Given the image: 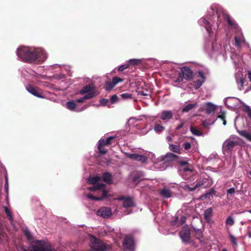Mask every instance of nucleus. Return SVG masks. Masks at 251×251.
I'll use <instances>...</instances> for the list:
<instances>
[{
  "mask_svg": "<svg viewBox=\"0 0 251 251\" xmlns=\"http://www.w3.org/2000/svg\"><path fill=\"white\" fill-rule=\"evenodd\" d=\"M17 55L23 61L28 63L44 61L47 58L46 52L41 50L33 49L26 47L19 48Z\"/></svg>",
  "mask_w": 251,
  "mask_h": 251,
  "instance_id": "f257e3e1",
  "label": "nucleus"
},
{
  "mask_svg": "<svg viewBox=\"0 0 251 251\" xmlns=\"http://www.w3.org/2000/svg\"><path fill=\"white\" fill-rule=\"evenodd\" d=\"M88 189L95 193L98 191L99 193L101 194L100 197L94 196L92 194H87V197L92 200H110L113 196L111 190L107 188L105 184H98L96 186L89 187L88 188Z\"/></svg>",
  "mask_w": 251,
  "mask_h": 251,
  "instance_id": "f03ea898",
  "label": "nucleus"
},
{
  "mask_svg": "<svg viewBox=\"0 0 251 251\" xmlns=\"http://www.w3.org/2000/svg\"><path fill=\"white\" fill-rule=\"evenodd\" d=\"M21 250L23 251H55L47 246L46 243L42 241H38L35 245L31 247V249H26L25 246H22Z\"/></svg>",
  "mask_w": 251,
  "mask_h": 251,
  "instance_id": "7ed1b4c3",
  "label": "nucleus"
},
{
  "mask_svg": "<svg viewBox=\"0 0 251 251\" xmlns=\"http://www.w3.org/2000/svg\"><path fill=\"white\" fill-rule=\"evenodd\" d=\"M91 249L90 251H106L107 246L100 240L93 238L91 244Z\"/></svg>",
  "mask_w": 251,
  "mask_h": 251,
  "instance_id": "20e7f679",
  "label": "nucleus"
},
{
  "mask_svg": "<svg viewBox=\"0 0 251 251\" xmlns=\"http://www.w3.org/2000/svg\"><path fill=\"white\" fill-rule=\"evenodd\" d=\"M177 156L171 152L167 153L165 155H163L159 157V163L160 165H163L164 166L161 168V170H164L166 167V163L169 161H173L177 158Z\"/></svg>",
  "mask_w": 251,
  "mask_h": 251,
  "instance_id": "39448f33",
  "label": "nucleus"
},
{
  "mask_svg": "<svg viewBox=\"0 0 251 251\" xmlns=\"http://www.w3.org/2000/svg\"><path fill=\"white\" fill-rule=\"evenodd\" d=\"M25 88L29 93L37 98L41 99L45 98V95L38 87H35L30 84H28L26 85Z\"/></svg>",
  "mask_w": 251,
  "mask_h": 251,
  "instance_id": "423d86ee",
  "label": "nucleus"
},
{
  "mask_svg": "<svg viewBox=\"0 0 251 251\" xmlns=\"http://www.w3.org/2000/svg\"><path fill=\"white\" fill-rule=\"evenodd\" d=\"M196 75H197V77L199 78L193 82V85L195 89H198L203 84L205 81L206 77L203 72L201 71H198Z\"/></svg>",
  "mask_w": 251,
  "mask_h": 251,
  "instance_id": "0eeeda50",
  "label": "nucleus"
},
{
  "mask_svg": "<svg viewBox=\"0 0 251 251\" xmlns=\"http://www.w3.org/2000/svg\"><path fill=\"white\" fill-rule=\"evenodd\" d=\"M125 251H133L134 250V241L129 236H126L123 242Z\"/></svg>",
  "mask_w": 251,
  "mask_h": 251,
  "instance_id": "6e6552de",
  "label": "nucleus"
},
{
  "mask_svg": "<svg viewBox=\"0 0 251 251\" xmlns=\"http://www.w3.org/2000/svg\"><path fill=\"white\" fill-rule=\"evenodd\" d=\"M97 215L103 218H108L112 215L111 209L107 207H102L97 212Z\"/></svg>",
  "mask_w": 251,
  "mask_h": 251,
  "instance_id": "1a4fd4ad",
  "label": "nucleus"
},
{
  "mask_svg": "<svg viewBox=\"0 0 251 251\" xmlns=\"http://www.w3.org/2000/svg\"><path fill=\"white\" fill-rule=\"evenodd\" d=\"M179 236L183 242L188 243L190 241V230L187 226L183 227L182 230L179 232Z\"/></svg>",
  "mask_w": 251,
  "mask_h": 251,
  "instance_id": "9d476101",
  "label": "nucleus"
},
{
  "mask_svg": "<svg viewBox=\"0 0 251 251\" xmlns=\"http://www.w3.org/2000/svg\"><path fill=\"white\" fill-rule=\"evenodd\" d=\"M126 155L127 157L132 160L138 161L141 163H145L147 160V157L145 155H140L137 153H126Z\"/></svg>",
  "mask_w": 251,
  "mask_h": 251,
  "instance_id": "9b49d317",
  "label": "nucleus"
},
{
  "mask_svg": "<svg viewBox=\"0 0 251 251\" xmlns=\"http://www.w3.org/2000/svg\"><path fill=\"white\" fill-rule=\"evenodd\" d=\"M181 75L184 79L189 81L193 78V72L192 70L187 67H184L181 69Z\"/></svg>",
  "mask_w": 251,
  "mask_h": 251,
  "instance_id": "f8f14e48",
  "label": "nucleus"
},
{
  "mask_svg": "<svg viewBox=\"0 0 251 251\" xmlns=\"http://www.w3.org/2000/svg\"><path fill=\"white\" fill-rule=\"evenodd\" d=\"M237 145V142L232 140H226L223 147V149L224 151H229L231 150Z\"/></svg>",
  "mask_w": 251,
  "mask_h": 251,
  "instance_id": "ddd939ff",
  "label": "nucleus"
},
{
  "mask_svg": "<svg viewBox=\"0 0 251 251\" xmlns=\"http://www.w3.org/2000/svg\"><path fill=\"white\" fill-rule=\"evenodd\" d=\"M119 200L123 201V206L125 208L132 207L134 205L132 200L130 198L122 197L119 199Z\"/></svg>",
  "mask_w": 251,
  "mask_h": 251,
  "instance_id": "4468645a",
  "label": "nucleus"
},
{
  "mask_svg": "<svg viewBox=\"0 0 251 251\" xmlns=\"http://www.w3.org/2000/svg\"><path fill=\"white\" fill-rule=\"evenodd\" d=\"M160 195L163 198L168 199L172 197V193L171 190L167 187H164L159 190Z\"/></svg>",
  "mask_w": 251,
  "mask_h": 251,
  "instance_id": "2eb2a0df",
  "label": "nucleus"
},
{
  "mask_svg": "<svg viewBox=\"0 0 251 251\" xmlns=\"http://www.w3.org/2000/svg\"><path fill=\"white\" fill-rule=\"evenodd\" d=\"M94 88L92 87L91 86L88 85H86L82 88V89L80 90V93L81 94H90V93H93L94 95V97L95 96V92L94 91Z\"/></svg>",
  "mask_w": 251,
  "mask_h": 251,
  "instance_id": "dca6fc26",
  "label": "nucleus"
},
{
  "mask_svg": "<svg viewBox=\"0 0 251 251\" xmlns=\"http://www.w3.org/2000/svg\"><path fill=\"white\" fill-rule=\"evenodd\" d=\"M173 114L170 111H163L160 116L161 119L165 121H168L172 118Z\"/></svg>",
  "mask_w": 251,
  "mask_h": 251,
  "instance_id": "f3484780",
  "label": "nucleus"
},
{
  "mask_svg": "<svg viewBox=\"0 0 251 251\" xmlns=\"http://www.w3.org/2000/svg\"><path fill=\"white\" fill-rule=\"evenodd\" d=\"M102 179L105 183L110 184L113 183L112 176L109 173H104L102 176Z\"/></svg>",
  "mask_w": 251,
  "mask_h": 251,
  "instance_id": "a211bd4d",
  "label": "nucleus"
},
{
  "mask_svg": "<svg viewBox=\"0 0 251 251\" xmlns=\"http://www.w3.org/2000/svg\"><path fill=\"white\" fill-rule=\"evenodd\" d=\"M185 220H186L185 217L181 216L180 217V220L179 221V222H178L177 221H178V217H176L175 220L172 221L171 225L172 226H176V225L177 226H180L182 225V224H183L185 223Z\"/></svg>",
  "mask_w": 251,
  "mask_h": 251,
  "instance_id": "6ab92c4d",
  "label": "nucleus"
},
{
  "mask_svg": "<svg viewBox=\"0 0 251 251\" xmlns=\"http://www.w3.org/2000/svg\"><path fill=\"white\" fill-rule=\"evenodd\" d=\"M100 179V177L98 176H90L88 179V181L90 184H95L94 186H96L98 184L99 181ZM100 184H103L102 183H100Z\"/></svg>",
  "mask_w": 251,
  "mask_h": 251,
  "instance_id": "aec40b11",
  "label": "nucleus"
},
{
  "mask_svg": "<svg viewBox=\"0 0 251 251\" xmlns=\"http://www.w3.org/2000/svg\"><path fill=\"white\" fill-rule=\"evenodd\" d=\"M213 212L212 208H209L206 209L204 213V217L207 222H209L210 221V218Z\"/></svg>",
  "mask_w": 251,
  "mask_h": 251,
  "instance_id": "412c9836",
  "label": "nucleus"
},
{
  "mask_svg": "<svg viewBox=\"0 0 251 251\" xmlns=\"http://www.w3.org/2000/svg\"><path fill=\"white\" fill-rule=\"evenodd\" d=\"M148 157L151 159L152 162L155 164L157 163H159V159H158L159 158L156 159L155 154L151 152H146V155Z\"/></svg>",
  "mask_w": 251,
  "mask_h": 251,
  "instance_id": "4be33fe9",
  "label": "nucleus"
},
{
  "mask_svg": "<svg viewBox=\"0 0 251 251\" xmlns=\"http://www.w3.org/2000/svg\"><path fill=\"white\" fill-rule=\"evenodd\" d=\"M240 135L246 138L248 140L251 141V133L246 130H241L238 131Z\"/></svg>",
  "mask_w": 251,
  "mask_h": 251,
  "instance_id": "5701e85b",
  "label": "nucleus"
},
{
  "mask_svg": "<svg viewBox=\"0 0 251 251\" xmlns=\"http://www.w3.org/2000/svg\"><path fill=\"white\" fill-rule=\"evenodd\" d=\"M154 131L157 133H160L165 130V127L161 125L160 123H156L154 125Z\"/></svg>",
  "mask_w": 251,
  "mask_h": 251,
  "instance_id": "b1692460",
  "label": "nucleus"
},
{
  "mask_svg": "<svg viewBox=\"0 0 251 251\" xmlns=\"http://www.w3.org/2000/svg\"><path fill=\"white\" fill-rule=\"evenodd\" d=\"M204 185L203 183H197L194 187L191 188L188 185L185 184L184 186H182L183 189L185 190H188L189 191H193L194 190H195L197 187H199L200 186Z\"/></svg>",
  "mask_w": 251,
  "mask_h": 251,
  "instance_id": "393cba45",
  "label": "nucleus"
},
{
  "mask_svg": "<svg viewBox=\"0 0 251 251\" xmlns=\"http://www.w3.org/2000/svg\"><path fill=\"white\" fill-rule=\"evenodd\" d=\"M93 97H94V95L93 93L87 94L83 98L77 99L76 100V101L77 102H82L84 101V100L90 99L93 98Z\"/></svg>",
  "mask_w": 251,
  "mask_h": 251,
  "instance_id": "a878e982",
  "label": "nucleus"
},
{
  "mask_svg": "<svg viewBox=\"0 0 251 251\" xmlns=\"http://www.w3.org/2000/svg\"><path fill=\"white\" fill-rule=\"evenodd\" d=\"M169 149L172 151L180 153V147L178 145L170 144L169 145Z\"/></svg>",
  "mask_w": 251,
  "mask_h": 251,
  "instance_id": "bb28decb",
  "label": "nucleus"
},
{
  "mask_svg": "<svg viewBox=\"0 0 251 251\" xmlns=\"http://www.w3.org/2000/svg\"><path fill=\"white\" fill-rule=\"evenodd\" d=\"M190 131L193 135L196 136H200L202 134V132L201 130L195 127L191 126L190 127Z\"/></svg>",
  "mask_w": 251,
  "mask_h": 251,
  "instance_id": "cd10ccee",
  "label": "nucleus"
},
{
  "mask_svg": "<svg viewBox=\"0 0 251 251\" xmlns=\"http://www.w3.org/2000/svg\"><path fill=\"white\" fill-rule=\"evenodd\" d=\"M141 60L138 59H129L127 62V63H128V64H129V65H133V66L138 65L141 64Z\"/></svg>",
  "mask_w": 251,
  "mask_h": 251,
  "instance_id": "c85d7f7f",
  "label": "nucleus"
},
{
  "mask_svg": "<svg viewBox=\"0 0 251 251\" xmlns=\"http://www.w3.org/2000/svg\"><path fill=\"white\" fill-rule=\"evenodd\" d=\"M67 108L70 109V110H73L75 108L76 104V102H75L74 100H71L67 103Z\"/></svg>",
  "mask_w": 251,
  "mask_h": 251,
  "instance_id": "c756f323",
  "label": "nucleus"
},
{
  "mask_svg": "<svg viewBox=\"0 0 251 251\" xmlns=\"http://www.w3.org/2000/svg\"><path fill=\"white\" fill-rule=\"evenodd\" d=\"M115 86L114 85L112 82L106 81L105 84V88L106 91H109L111 90Z\"/></svg>",
  "mask_w": 251,
  "mask_h": 251,
  "instance_id": "7c9ffc66",
  "label": "nucleus"
},
{
  "mask_svg": "<svg viewBox=\"0 0 251 251\" xmlns=\"http://www.w3.org/2000/svg\"><path fill=\"white\" fill-rule=\"evenodd\" d=\"M142 173L137 172L133 178V181L135 183H137L138 181L142 179Z\"/></svg>",
  "mask_w": 251,
  "mask_h": 251,
  "instance_id": "2f4dec72",
  "label": "nucleus"
},
{
  "mask_svg": "<svg viewBox=\"0 0 251 251\" xmlns=\"http://www.w3.org/2000/svg\"><path fill=\"white\" fill-rule=\"evenodd\" d=\"M205 110H216L217 106L211 102H206L205 103Z\"/></svg>",
  "mask_w": 251,
  "mask_h": 251,
  "instance_id": "473e14b6",
  "label": "nucleus"
},
{
  "mask_svg": "<svg viewBox=\"0 0 251 251\" xmlns=\"http://www.w3.org/2000/svg\"><path fill=\"white\" fill-rule=\"evenodd\" d=\"M225 18H226L227 21L228 25L229 26H232V27H235L236 24L235 23L234 21H233L231 19L229 15L226 14V15Z\"/></svg>",
  "mask_w": 251,
  "mask_h": 251,
  "instance_id": "72a5a7b5",
  "label": "nucleus"
},
{
  "mask_svg": "<svg viewBox=\"0 0 251 251\" xmlns=\"http://www.w3.org/2000/svg\"><path fill=\"white\" fill-rule=\"evenodd\" d=\"M234 224V220L231 216H228L226 221V225L232 226Z\"/></svg>",
  "mask_w": 251,
  "mask_h": 251,
  "instance_id": "f704fd0d",
  "label": "nucleus"
},
{
  "mask_svg": "<svg viewBox=\"0 0 251 251\" xmlns=\"http://www.w3.org/2000/svg\"><path fill=\"white\" fill-rule=\"evenodd\" d=\"M138 95L143 96H151V91L148 90H140L138 91Z\"/></svg>",
  "mask_w": 251,
  "mask_h": 251,
  "instance_id": "c9c22d12",
  "label": "nucleus"
},
{
  "mask_svg": "<svg viewBox=\"0 0 251 251\" xmlns=\"http://www.w3.org/2000/svg\"><path fill=\"white\" fill-rule=\"evenodd\" d=\"M197 105V102L188 104L184 108H183L182 110H191L192 109L196 108Z\"/></svg>",
  "mask_w": 251,
  "mask_h": 251,
  "instance_id": "e433bc0d",
  "label": "nucleus"
},
{
  "mask_svg": "<svg viewBox=\"0 0 251 251\" xmlns=\"http://www.w3.org/2000/svg\"><path fill=\"white\" fill-rule=\"evenodd\" d=\"M4 210L6 215L8 216L9 220L12 222L13 219L11 211L6 207L4 208Z\"/></svg>",
  "mask_w": 251,
  "mask_h": 251,
  "instance_id": "4c0bfd02",
  "label": "nucleus"
},
{
  "mask_svg": "<svg viewBox=\"0 0 251 251\" xmlns=\"http://www.w3.org/2000/svg\"><path fill=\"white\" fill-rule=\"evenodd\" d=\"M123 81V79L122 78H121L118 76H114L112 78V81L113 84L114 86H115L117 83L119 82H122Z\"/></svg>",
  "mask_w": 251,
  "mask_h": 251,
  "instance_id": "58836bf2",
  "label": "nucleus"
},
{
  "mask_svg": "<svg viewBox=\"0 0 251 251\" xmlns=\"http://www.w3.org/2000/svg\"><path fill=\"white\" fill-rule=\"evenodd\" d=\"M121 97L124 100L132 99V95L129 93H123L120 95Z\"/></svg>",
  "mask_w": 251,
  "mask_h": 251,
  "instance_id": "ea45409f",
  "label": "nucleus"
},
{
  "mask_svg": "<svg viewBox=\"0 0 251 251\" xmlns=\"http://www.w3.org/2000/svg\"><path fill=\"white\" fill-rule=\"evenodd\" d=\"M115 137L113 136H109L105 139L106 140V143L107 144L110 145L112 143H113V141L115 140Z\"/></svg>",
  "mask_w": 251,
  "mask_h": 251,
  "instance_id": "a19ab883",
  "label": "nucleus"
},
{
  "mask_svg": "<svg viewBox=\"0 0 251 251\" xmlns=\"http://www.w3.org/2000/svg\"><path fill=\"white\" fill-rule=\"evenodd\" d=\"M216 121V119H214L213 120H212V121H207V120H205L204 121H203L202 123H203V125L205 126H207L208 125H212L214 123V122H215Z\"/></svg>",
  "mask_w": 251,
  "mask_h": 251,
  "instance_id": "79ce46f5",
  "label": "nucleus"
},
{
  "mask_svg": "<svg viewBox=\"0 0 251 251\" xmlns=\"http://www.w3.org/2000/svg\"><path fill=\"white\" fill-rule=\"evenodd\" d=\"M98 149L99 151V153L100 154H105L107 152V150L103 148L102 146H100L99 145H98Z\"/></svg>",
  "mask_w": 251,
  "mask_h": 251,
  "instance_id": "37998d69",
  "label": "nucleus"
},
{
  "mask_svg": "<svg viewBox=\"0 0 251 251\" xmlns=\"http://www.w3.org/2000/svg\"><path fill=\"white\" fill-rule=\"evenodd\" d=\"M106 140L104 138L101 139L99 140L98 142V145H100V146H108V145L106 143Z\"/></svg>",
  "mask_w": 251,
  "mask_h": 251,
  "instance_id": "c03bdc74",
  "label": "nucleus"
},
{
  "mask_svg": "<svg viewBox=\"0 0 251 251\" xmlns=\"http://www.w3.org/2000/svg\"><path fill=\"white\" fill-rule=\"evenodd\" d=\"M129 67V64H128V63L127 64H124L123 65H121L120 66L119 68H118V71L119 72H122L124 70H125V69L128 68Z\"/></svg>",
  "mask_w": 251,
  "mask_h": 251,
  "instance_id": "a18cd8bd",
  "label": "nucleus"
},
{
  "mask_svg": "<svg viewBox=\"0 0 251 251\" xmlns=\"http://www.w3.org/2000/svg\"><path fill=\"white\" fill-rule=\"evenodd\" d=\"M218 118L221 119L223 121V124L224 126L226 125V121L225 120V113H224V112L222 113V114L221 115H220L218 116Z\"/></svg>",
  "mask_w": 251,
  "mask_h": 251,
  "instance_id": "49530a36",
  "label": "nucleus"
},
{
  "mask_svg": "<svg viewBox=\"0 0 251 251\" xmlns=\"http://www.w3.org/2000/svg\"><path fill=\"white\" fill-rule=\"evenodd\" d=\"M235 45L236 46H240L241 44V39L239 37L237 36H235Z\"/></svg>",
  "mask_w": 251,
  "mask_h": 251,
  "instance_id": "de8ad7c7",
  "label": "nucleus"
},
{
  "mask_svg": "<svg viewBox=\"0 0 251 251\" xmlns=\"http://www.w3.org/2000/svg\"><path fill=\"white\" fill-rule=\"evenodd\" d=\"M230 241L231 243L234 245H237V242L236 238L232 235H230Z\"/></svg>",
  "mask_w": 251,
  "mask_h": 251,
  "instance_id": "09e8293b",
  "label": "nucleus"
},
{
  "mask_svg": "<svg viewBox=\"0 0 251 251\" xmlns=\"http://www.w3.org/2000/svg\"><path fill=\"white\" fill-rule=\"evenodd\" d=\"M118 97H117V96L116 95H114L112 96L111 97V99H110L111 102L112 103H115L116 101H118Z\"/></svg>",
  "mask_w": 251,
  "mask_h": 251,
  "instance_id": "8fccbe9b",
  "label": "nucleus"
},
{
  "mask_svg": "<svg viewBox=\"0 0 251 251\" xmlns=\"http://www.w3.org/2000/svg\"><path fill=\"white\" fill-rule=\"evenodd\" d=\"M183 147L186 150L190 149L191 147V145L189 142H184L183 144Z\"/></svg>",
  "mask_w": 251,
  "mask_h": 251,
  "instance_id": "3c124183",
  "label": "nucleus"
},
{
  "mask_svg": "<svg viewBox=\"0 0 251 251\" xmlns=\"http://www.w3.org/2000/svg\"><path fill=\"white\" fill-rule=\"evenodd\" d=\"M183 79H184V77H182V76L181 75V73H179L176 80H175V82H177V83L181 82L183 81Z\"/></svg>",
  "mask_w": 251,
  "mask_h": 251,
  "instance_id": "603ef678",
  "label": "nucleus"
},
{
  "mask_svg": "<svg viewBox=\"0 0 251 251\" xmlns=\"http://www.w3.org/2000/svg\"><path fill=\"white\" fill-rule=\"evenodd\" d=\"M5 183L4 188H5L6 192L7 193L8 190V177H7V176H5Z\"/></svg>",
  "mask_w": 251,
  "mask_h": 251,
  "instance_id": "864d4df0",
  "label": "nucleus"
},
{
  "mask_svg": "<svg viewBox=\"0 0 251 251\" xmlns=\"http://www.w3.org/2000/svg\"><path fill=\"white\" fill-rule=\"evenodd\" d=\"M108 101L109 100L105 99H101L100 100V103L103 105H106Z\"/></svg>",
  "mask_w": 251,
  "mask_h": 251,
  "instance_id": "5fc2aeb1",
  "label": "nucleus"
},
{
  "mask_svg": "<svg viewBox=\"0 0 251 251\" xmlns=\"http://www.w3.org/2000/svg\"><path fill=\"white\" fill-rule=\"evenodd\" d=\"M24 232H25V234L27 237L28 239H30V238H31V235L30 234V232L27 230H25Z\"/></svg>",
  "mask_w": 251,
  "mask_h": 251,
  "instance_id": "6e6d98bb",
  "label": "nucleus"
},
{
  "mask_svg": "<svg viewBox=\"0 0 251 251\" xmlns=\"http://www.w3.org/2000/svg\"><path fill=\"white\" fill-rule=\"evenodd\" d=\"M183 171L184 172H190V173H191L193 171V170L192 169H191V168H189L188 167H184L183 168Z\"/></svg>",
  "mask_w": 251,
  "mask_h": 251,
  "instance_id": "4d7b16f0",
  "label": "nucleus"
},
{
  "mask_svg": "<svg viewBox=\"0 0 251 251\" xmlns=\"http://www.w3.org/2000/svg\"><path fill=\"white\" fill-rule=\"evenodd\" d=\"M235 192V189L234 188H231L227 190V193L228 194H232Z\"/></svg>",
  "mask_w": 251,
  "mask_h": 251,
  "instance_id": "13d9d810",
  "label": "nucleus"
},
{
  "mask_svg": "<svg viewBox=\"0 0 251 251\" xmlns=\"http://www.w3.org/2000/svg\"><path fill=\"white\" fill-rule=\"evenodd\" d=\"M245 82V79L244 78H240L238 81V83L241 85V87L243 86Z\"/></svg>",
  "mask_w": 251,
  "mask_h": 251,
  "instance_id": "bf43d9fd",
  "label": "nucleus"
},
{
  "mask_svg": "<svg viewBox=\"0 0 251 251\" xmlns=\"http://www.w3.org/2000/svg\"><path fill=\"white\" fill-rule=\"evenodd\" d=\"M206 114L207 116H213L214 114V111H206Z\"/></svg>",
  "mask_w": 251,
  "mask_h": 251,
  "instance_id": "052dcab7",
  "label": "nucleus"
},
{
  "mask_svg": "<svg viewBox=\"0 0 251 251\" xmlns=\"http://www.w3.org/2000/svg\"><path fill=\"white\" fill-rule=\"evenodd\" d=\"M241 110H251L250 107L247 105L242 104V108Z\"/></svg>",
  "mask_w": 251,
  "mask_h": 251,
  "instance_id": "680f3d73",
  "label": "nucleus"
},
{
  "mask_svg": "<svg viewBox=\"0 0 251 251\" xmlns=\"http://www.w3.org/2000/svg\"><path fill=\"white\" fill-rule=\"evenodd\" d=\"M248 78L250 81H251V72H249L248 74Z\"/></svg>",
  "mask_w": 251,
  "mask_h": 251,
  "instance_id": "e2e57ef3",
  "label": "nucleus"
},
{
  "mask_svg": "<svg viewBox=\"0 0 251 251\" xmlns=\"http://www.w3.org/2000/svg\"><path fill=\"white\" fill-rule=\"evenodd\" d=\"M166 140L168 141V142H170L172 140V137L170 136H168L167 137H166Z\"/></svg>",
  "mask_w": 251,
  "mask_h": 251,
  "instance_id": "0e129e2a",
  "label": "nucleus"
},
{
  "mask_svg": "<svg viewBox=\"0 0 251 251\" xmlns=\"http://www.w3.org/2000/svg\"><path fill=\"white\" fill-rule=\"evenodd\" d=\"M183 126V124H180V125H178V126H177L176 128H177V129H180L181 128H182V127Z\"/></svg>",
  "mask_w": 251,
  "mask_h": 251,
  "instance_id": "69168bd1",
  "label": "nucleus"
},
{
  "mask_svg": "<svg viewBox=\"0 0 251 251\" xmlns=\"http://www.w3.org/2000/svg\"><path fill=\"white\" fill-rule=\"evenodd\" d=\"M227 102H228V101H227L225 103H226V105H227V106L228 107H230L231 108L233 109H235V108L233 107L232 106L228 105Z\"/></svg>",
  "mask_w": 251,
  "mask_h": 251,
  "instance_id": "338daca9",
  "label": "nucleus"
},
{
  "mask_svg": "<svg viewBox=\"0 0 251 251\" xmlns=\"http://www.w3.org/2000/svg\"><path fill=\"white\" fill-rule=\"evenodd\" d=\"M248 112V115L251 118V111H247Z\"/></svg>",
  "mask_w": 251,
  "mask_h": 251,
  "instance_id": "774afa93",
  "label": "nucleus"
}]
</instances>
